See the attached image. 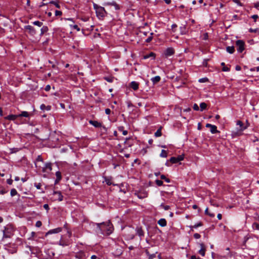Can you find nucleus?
<instances>
[{
    "instance_id": "f257e3e1",
    "label": "nucleus",
    "mask_w": 259,
    "mask_h": 259,
    "mask_svg": "<svg viewBox=\"0 0 259 259\" xmlns=\"http://www.w3.org/2000/svg\"><path fill=\"white\" fill-rule=\"evenodd\" d=\"M114 230V228H97L96 231L99 236H108L111 234Z\"/></svg>"
},
{
    "instance_id": "f03ea898",
    "label": "nucleus",
    "mask_w": 259,
    "mask_h": 259,
    "mask_svg": "<svg viewBox=\"0 0 259 259\" xmlns=\"http://www.w3.org/2000/svg\"><path fill=\"white\" fill-rule=\"evenodd\" d=\"M3 232V238H10L14 234V228H5Z\"/></svg>"
},
{
    "instance_id": "7ed1b4c3",
    "label": "nucleus",
    "mask_w": 259,
    "mask_h": 259,
    "mask_svg": "<svg viewBox=\"0 0 259 259\" xmlns=\"http://www.w3.org/2000/svg\"><path fill=\"white\" fill-rule=\"evenodd\" d=\"M94 8L96 10V13L98 15L100 16L101 17H104L105 14L106 13V11L105 10L104 8L100 6H98L97 5H94Z\"/></svg>"
},
{
    "instance_id": "20e7f679",
    "label": "nucleus",
    "mask_w": 259,
    "mask_h": 259,
    "mask_svg": "<svg viewBox=\"0 0 259 259\" xmlns=\"http://www.w3.org/2000/svg\"><path fill=\"white\" fill-rule=\"evenodd\" d=\"M244 42L242 40H238L236 42L237 50L239 53H242L244 50Z\"/></svg>"
},
{
    "instance_id": "39448f33",
    "label": "nucleus",
    "mask_w": 259,
    "mask_h": 259,
    "mask_svg": "<svg viewBox=\"0 0 259 259\" xmlns=\"http://www.w3.org/2000/svg\"><path fill=\"white\" fill-rule=\"evenodd\" d=\"M53 195V199L54 201L58 200L61 201L63 200V196L60 191H54Z\"/></svg>"
},
{
    "instance_id": "423d86ee",
    "label": "nucleus",
    "mask_w": 259,
    "mask_h": 259,
    "mask_svg": "<svg viewBox=\"0 0 259 259\" xmlns=\"http://www.w3.org/2000/svg\"><path fill=\"white\" fill-rule=\"evenodd\" d=\"M246 122V125L242 127L241 128H239V130L237 132L233 131L232 132V135L234 136H238L241 135L242 134V132L249 126V124L248 121L247 120Z\"/></svg>"
},
{
    "instance_id": "0eeeda50",
    "label": "nucleus",
    "mask_w": 259,
    "mask_h": 259,
    "mask_svg": "<svg viewBox=\"0 0 259 259\" xmlns=\"http://www.w3.org/2000/svg\"><path fill=\"white\" fill-rule=\"evenodd\" d=\"M184 155H180L178 156L177 157H172L170 158L169 161L172 163H176L179 161H181L184 159Z\"/></svg>"
},
{
    "instance_id": "6e6552de",
    "label": "nucleus",
    "mask_w": 259,
    "mask_h": 259,
    "mask_svg": "<svg viewBox=\"0 0 259 259\" xmlns=\"http://www.w3.org/2000/svg\"><path fill=\"white\" fill-rule=\"evenodd\" d=\"M52 164L50 163H48L45 164L44 167L42 168V171L44 172L49 173L52 170Z\"/></svg>"
},
{
    "instance_id": "1a4fd4ad",
    "label": "nucleus",
    "mask_w": 259,
    "mask_h": 259,
    "mask_svg": "<svg viewBox=\"0 0 259 259\" xmlns=\"http://www.w3.org/2000/svg\"><path fill=\"white\" fill-rule=\"evenodd\" d=\"M174 53L175 51L174 49H172V48H168L166 49V50H165L164 52V55L166 57L170 56L174 54Z\"/></svg>"
},
{
    "instance_id": "9d476101",
    "label": "nucleus",
    "mask_w": 259,
    "mask_h": 259,
    "mask_svg": "<svg viewBox=\"0 0 259 259\" xmlns=\"http://www.w3.org/2000/svg\"><path fill=\"white\" fill-rule=\"evenodd\" d=\"M61 231V228H56L54 229H52V230H50L49 231H48L46 233V236L48 235L49 234L58 233Z\"/></svg>"
},
{
    "instance_id": "9b49d317",
    "label": "nucleus",
    "mask_w": 259,
    "mask_h": 259,
    "mask_svg": "<svg viewBox=\"0 0 259 259\" xmlns=\"http://www.w3.org/2000/svg\"><path fill=\"white\" fill-rule=\"evenodd\" d=\"M200 246L201 247V249L199 250V253L202 256L205 255V248L204 245L203 243H200Z\"/></svg>"
},
{
    "instance_id": "f8f14e48",
    "label": "nucleus",
    "mask_w": 259,
    "mask_h": 259,
    "mask_svg": "<svg viewBox=\"0 0 259 259\" xmlns=\"http://www.w3.org/2000/svg\"><path fill=\"white\" fill-rule=\"evenodd\" d=\"M104 5H110L111 6H113L115 10H119L120 9L119 5L115 2H112V3H107L105 4Z\"/></svg>"
},
{
    "instance_id": "ddd939ff",
    "label": "nucleus",
    "mask_w": 259,
    "mask_h": 259,
    "mask_svg": "<svg viewBox=\"0 0 259 259\" xmlns=\"http://www.w3.org/2000/svg\"><path fill=\"white\" fill-rule=\"evenodd\" d=\"M130 87L135 91H136L139 88V83L136 81H132L130 84Z\"/></svg>"
},
{
    "instance_id": "4468645a",
    "label": "nucleus",
    "mask_w": 259,
    "mask_h": 259,
    "mask_svg": "<svg viewBox=\"0 0 259 259\" xmlns=\"http://www.w3.org/2000/svg\"><path fill=\"white\" fill-rule=\"evenodd\" d=\"M89 122L90 124L94 126L95 127H98L101 126V123L95 120H90Z\"/></svg>"
},
{
    "instance_id": "2eb2a0df",
    "label": "nucleus",
    "mask_w": 259,
    "mask_h": 259,
    "mask_svg": "<svg viewBox=\"0 0 259 259\" xmlns=\"http://www.w3.org/2000/svg\"><path fill=\"white\" fill-rule=\"evenodd\" d=\"M18 117V115L11 114L5 117V118L10 120H15Z\"/></svg>"
},
{
    "instance_id": "dca6fc26",
    "label": "nucleus",
    "mask_w": 259,
    "mask_h": 259,
    "mask_svg": "<svg viewBox=\"0 0 259 259\" xmlns=\"http://www.w3.org/2000/svg\"><path fill=\"white\" fill-rule=\"evenodd\" d=\"M26 29L29 30V32L32 35L35 33V30L33 27L30 25L26 26Z\"/></svg>"
},
{
    "instance_id": "f3484780",
    "label": "nucleus",
    "mask_w": 259,
    "mask_h": 259,
    "mask_svg": "<svg viewBox=\"0 0 259 259\" xmlns=\"http://www.w3.org/2000/svg\"><path fill=\"white\" fill-rule=\"evenodd\" d=\"M158 224L162 227H164L166 225V221L164 219H161L158 221Z\"/></svg>"
},
{
    "instance_id": "a211bd4d",
    "label": "nucleus",
    "mask_w": 259,
    "mask_h": 259,
    "mask_svg": "<svg viewBox=\"0 0 259 259\" xmlns=\"http://www.w3.org/2000/svg\"><path fill=\"white\" fill-rule=\"evenodd\" d=\"M136 231L139 236H142L144 235V233L142 228H136Z\"/></svg>"
},
{
    "instance_id": "6ab92c4d",
    "label": "nucleus",
    "mask_w": 259,
    "mask_h": 259,
    "mask_svg": "<svg viewBox=\"0 0 259 259\" xmlns=\"http://www.w3.org/2000/svg\"><path fill=\"white\" fill-rule=\"evenodd\" d=\"M210 132L212 134H215L219 133V132L217 130V127L215 125H212L211 127H210Z\"/></svg>"
},
{
    "instance_id": "aec40b11",
    "label": "nucleus",
    "mask_w": 259,
    "mask_h": 259,
    "mask_svg": "<svg viewBox=\"0 0 259 259\" xmlns=\"http://www.w3.org/2000/svg\"><path fill=\"white\" fill-rule=\"evenodd\" d=\"M160 80V77L159 76H156L154 77L151 78V80L154 84L159 82Z\"/></svg>"
},
{
    "instance_id": "412c9836",
    "label": "nucleus",
    "mask_w": 259,
    "mask_h": 259,
    "mask_svg": "<svg viewBox=\"0 0 259 259\" xmlns=\"http://www.w3.org/2000/svg\"><path fill=\"white\" fill-rule=\"evenodd\" d=\"M56 176L57 177V179L56 180V183H57L59 181H60L62 178L61 172L60 171H57L56 172Z\"/></svg>"
},
{
    "instance_id": "4be33fe9",
    "label": "nucleus",
    "mask_w": 259,
    "mask_h": 259,
    "mask_svg": "<svg viewBox=\"0 0 259 259\" xmlns=\"http://www.w3.org/2000/svg\"><path fill=\"white\" fill-rule=\"evenodd\" d=\"M150 57H152L154 59L155 57V54L153 52H151L149 54L145 55L143 58L144 59H146Z\"/></svg>"
},
{
    "instance_id": "5701e85b",
    "label": "nucleus",
    "mask_w": 259,
    "mask_h": 259,
    "mask_svg": "<svg viewBox=\"0 0 259 259\" xmlns=\"http://www.w3.org/2000/svg\"><path fill=\"white\" fill-rule=\"evenodd\" d=\"M226 50L230 54L233 53L235 51L234 47L233 46L228 47H227Z\"/></svg>"
},
{
    "instance_id": "b1692460",
    "label": "nucleus",
    "mask_w": 259,
    "mask_h": 259,
    "mask_svg": "<svg viewBox=\"0 0 259 259\" xmlns=\"http://www.w3.org/2000/svg\"><path fill=\"white\" fill-rule=\"evenodd\" d=\"M146 253L149 256L148 259H154V258L155 257V254H150L148 250L146 251Z\"/></svg>"
},
{
    "instance_id": "393cba45",
    "label": "nucleus",
    "mask_w": 259,
    "mask_h": 259,
    "mask_svg": "<svg viewBox=\"0 0 259 259\" xmlns=\"http://www.w3.org/2000/svg\"><path fill=\"white\" fill-rule=\"evenodd\" d=\"M18 117L19 116H23V117H27L29 116V113L26 111H23L21 112V113L18 115Z\"/></svg>"
},
{
    "instance_id": "a878e982",
    "label": "nucleus",
    "mask_w": 259,
    "mask_h": 259,
    "mask_svg": "<svg viewBox=\"0 0 259 259\" xmlns=\"http://www.w3.org/2000/svg\"><path fill=\"white\" fill-rule=\"evenodd\" d=\"M40 109L42 110L47 109V110H49L51 109V106H46L45 105L42 104L40 106Z\"/></svg>"
},
{
    "instance_id": "bb28decb",
    "label": "nucleus",
    "mask_w": 259,
    "mask_h": 259,
    "mask_svg": "<svg viewBox=\"0 0 259 259\" xmlns=\"http://www.w3.org/2000/svg\"><path fill=\"white\" fill-rule=\"evenodd\" d=\"M111 223L110 222V221H108V222H103V223H101L100 224H99L98 225H105V226H109L110 225H111Z\"/></svg>"
},
{
    "instance_id": "cd10ccee",
    "label": "nucleus",
    "mask_w": 259,
    "mask_h": 259,
    "mask_svg": "<svg viewBox=\"0 0 259 259\" xmlns=\"http://www.w3.org/2000/svg\"><path fill=\"white\" fill-rule=\"evenodd\" d=\"M167 156V154L166 151L164 150H162L161 151V152L160 154V156L162 157H166Z\"/></svg>"
},
{
    "instance_id": "c85d7f7f",
    "label": "nucleus",
    "mask_w": 259,
    "mask_h": 259,
    "mask_svg": "<svg viewBox=\"0 0 259 259\" xmlns=\"http://www.w3.org/2000/svg\"><path fill=\"white\" fill-rule=\"evenodd\" d=\"M200 107L201 108V110L202 111V110L206 109V108L207 107V105L206 103L202 102V103H200Z\"/></svg>"
},
{
    "instance_id": "c756f323",
    "label": "nucleus",
    "mask_w": 259,
    "mask_h": 259,
    "mask_svg": "<svg viewBox=\"0 0 259 259\" xmlns=\"http://www.w3.org/2000/svg\"><path fill=\"white\" fill-rule=\"evenodd\" d=\"M118 130L122 132L123 135H126L127 134V131L123 130V127L121 126L118 128Z\"/></svg>"
},
{
    "instance_id": "7c9ffc66",
    "label": "nucleus",
    "mask_w": 259,
    "mask_h": 259,
    "mask_svg": "<svg viewBox=\"0 0 259 259\" xmlns=\"http://www.w3.org/2000/svg\"><path fill=\"white\" fill-rule=\"evenodd\" d=\"M155 136L157 137H160L161 136V128L158 129L155 133Z\"/></svg>"
},
{
    "instance_id": "2f4dec72",
    "label": "nucleus",
    "mask_w": 259,
    "mask_h": 259,
    "mask_svg": "<svg viewBox=\"0 0 259 259\" xmlns=\"http://www.w3.org/2000/svg\"><path fill=\"white\" fill-rule=\"evenodd\" d=\"M59 245H61L62 246H68L69 245V244L67 242H65V241H60Z\"/></svg>"
},
{
    "instance_id": "473e14b6",
    "label": "nucleus",
    "mask_w": 259,
    "mask_h": 259,
    "mask_svg": "<svg viewBox=\"0 0 259 259\" xmlns=\"http://www.w3.org/2000/svg\"><path fill=\"white\" fill-rule=\"evenodd\" d=\"M17 194V192L15 189H13L11 190V195L12 196H15Z\"/></svg>"
},
{
    "instance_id": "72a5a7b5",
    "label": "nucleus",
    "mask_w": 259,
    "mask_h": 259,
    "mask_svg": "<svg viewBox=\"0 0 259 259\" xmlns=\"http://www.w3.org/2000/svg\"><path fill=\"white\" fill-rule=\"evenodd\" d=\"M33 23L34 25L38 26L39 27H40L42 25V23L38 21H34Z\"/></svg>"
},
{
    "instance_id": "f704fd0d",
    "label": "nucleus",
    "mask_w": 259,
    "mask_h": 259,
    "mask_svg": "<svg viewBox=\"0 0 259 259\" xmlns=\"http://www.w3.org/2000/svg\"><path fill=\"white\" fill-rule=\"evenodd\" d=\"M48 29L47 26H44L41 29V34H43L44 32H47Z\"/></svg>"
},
{
    "instance_id": "c9c22d12",
    "label": "nucleus",
    "mask_w": 259,
    "mask_h": 259,
    "mask_svg": "<svg viewBox=\"0 0 259 259\" xmlns=\"http://www.w3.org/2000/svg\"><path fill=\"white\" fill-rule=\"evenodd\" d=\"M202 38L203 40H207L208 38V35L207 33H204L202 36Z\"/></svg>"
},
{
    "instance_id": "e433bc0d",
    "label": "nucleus",
    "mask_w": 259,
    "mask_h": 259,
    "mask_svg": "<svg viewBox=\"0 0 259 259\" xmlns=\"http://www.w3.org/2000/svg\"><path fill=\"white\" fill-rule=\"evenodd\" d=\"M105 79L109 82H112L113 81V77H105Z\"/></svg>"
},
{
    "instance_id": "4c0bfd02",
    "label": "nucleus",
    "mask_w": 259,
    "mask_h": 259,
    "mask_svg": "<svg viewBox=\"0 0 259 259\" xmlns=\"http://www.w3.org/2000/svg\"><path fill=\"white\" fill-rule=\"evenodd\" d=\"M155 182L156 184L159 186H160L163 184V182L161 180H156Z\"/></svg>"
},
{
    "instance_id": "58836bf2",
    "label": "nucleus",
    "mask_w": 259,
    "mask_h": 259,
    "mask_svg": "<svg viewBox=\"0 0 259 259\" xmlns=\"http://www.w3.org/2000/svg\"><path fill=\"white\" fill-rule=\"evenodd\" d=\"M237 124L239 125L240 128H241L242 127L244 126L243 125V122L240 120L237 121Z\"/></svg>"
},
{
    "instance_id": "ea45409f",
    "label": "nucleus",
    "mask_w": 259,
    "mask_h": 259,
    "mask_svg": "<svg viewBox=\"0 0 259 259\" xmlns=\"http://www.w3.org/2000/svg\"><path fill=\"white\" fill-rule=\"evenodd\" d=\"M160 178H161V179L165 180V181H166V182H167V183H169V182H170L169 179H167V178L165 177V176L164 175H161V176H160Z\"/></svg>"
},
{
    "instance_id": "a19ab883",
    "label": "nucleus",
    "mask_w": 259,
    "mask_h": 259,
    "mask_svg": "<svg viewBox=\"0 0 259 259\" xmlns=\"http://www.w3.org/2000/svg\"><path fill=\"white\" fill-rule=\"evenodd\" d=\"M62 13L61 11H55V15L58 16H61L62 15Z\"/></svg>"
},
{
    "instance_id": "79ce46f5",
    "label": "nucleus",
    "mask_w": 259,
    "mask_h": 259,
    "mask_svg": "<svg viewBox=\"0 0 259 259\" xmlns=\"http://www.w3.org/2000/svg\"><path fill=\"white\" fill-rule=\"evenodd\" d=\"M194 237L195 239H199L200 237V235L198 233H195L194 235Z\"/></svg>"
},
{
    "instance_id": "37998d69",
    "label": "nucleus",
    "mask_w": 259,
    "mask_h": 259,
    "mask_svg": "<svg viewBox=\"0 0 259 259\" xmlns=\"http://www.w3.org/2000/svg\"><path fill=\"white\" fill-rule=\"evenodd\" d=\"M210 203L211 205H213V206H217V207L219 206V205H218V204H215V203L213 202V201L212 200H210Z\"/></svg>"
},
{
    "instance_id": "c03bdc74",
    "label": "nucleus",
    "mask_w": 259,
    "mask_h": 259,
    "mask_svg": "<svg viewBox=\"0 0 259 259\" xmlns=\"http://www.w3.org/2000/svg\"><path fill=\"white\" fill-rule=\"evenodd\" d=\"M193 109L196 111H198L199 110V107L196 104H195L193 106Z\"/></svg>"
},
{
    "instance_id": "a18cd8bd",
    "label": "nucleus",
    "mask_w": 259,
    "mask_h": 259,
    "mask_svg": "<svg viewBox=\"0 0 259 259\" xmlns=\"http://www.w3.org/2000/svg\"><path fill=\"white\" fill-rule=\"evenodd\" d=\"M207 80L208 79L206 78H203L200 79L199 80V81L200 82H204L207 81Z\"/></svg>"
},
{
    "instance_id": "49530a36",
    "label": "nucleus",
    "mask_w": 259,
    "mask_h": 259,
    "mask_svg": "<svg viewBox=\"0 0 259 259\" xmlns=\"http://www.w3.org/2000/svg\"><path fill=\"white\" fill-rule=\"evenodd\" d=\"M41 225H42V223L40 221H37L35 224L36 227H40Z\"/></svg>"
},
{
    "instance_id": "de8ad7c7",
    "label": "nucleus",
    "mask_w": 259,
    "mask_h": 259,
    "mask_svg": "<svg viewBox=\"0 0 259 259\" xmlns=\"http://www.w3.org/2000/svg\"><path fill=\"white\" fill-rule=\"evenodd\" d=\"M152 39V36H150L148 37L146 39V42H150L151 41Z\"/></svg>"
},
{
    "instance_id": "09e8293b",
    "label": "nucleus",
    "mask_w": 259,
    "mask_h": 259,
    "mask_svg": "<svg viewBox=\"0 0 259 259\" xmlns=\"http://www.w3.org/2000/svg\"><path fill=\"white\" fill-rule=\"evenodd\" d=\"M51 4H53L55 5V6L57 8H60V6L58 4L53 2V1H52L50 2Z\"/></svg>"
},
{
    "instance_id": "8fccbe9b",
    "label": "nucleus",
    "mask_w": 259,
    "mask_h": 259,
    "mask_svg": "<svg viewBox=\"0 0 259 259\" xmlns=\"http://www.w3.org/2000/svg\"><path fill=\"white\" fill-rule=\"evenodd\" d=\"M233 2L234 3H235L236 4H237V5L241 6H242V4L240 2V1L239 0H233Z\"/></svg>"
},
{
    "instance_id": "3c124183",
    "label": "nucleus",
    "mask_w": 259,
    "mask_h": 259,
    "mask_svg": "<svg viewBox=\"0 0 259 259\" xmlns=\"http://www.w3.org/2000/svg\"><path fill=\"white\" fill-rule=\"evenodd\" d=\"M258 16L257 15H253L251 16V18L254 20V21L258 18Z\"/></svg>"
},
{
    "instance_id": "603ef678",
    "label": "nucleus",
    "mask_w": 259,
    "mask_h": 259,
    "mask_svg": "<svg viewBox=\"0 0 259 259\" xmlns=\"http://www.w3.org/2000/svg\"><path fill=\"white\" fill-rule=\"evenodd\" d=\"M105 113L107 114H109L110 113H111V110L109 108H107L105 109Z\"/></svg>"
},
{
    "instance_id": "864d4df0",
    "label": "nucleus",
    "mask_w": 259,
    "mask_h": 259,
    "mask_svg": "<svg viewBox=\"0 0 259 259\" xmlns=\"http://www.w3.org/2000/svg\"><path fill=\"white\" fill-rule=\"evenodd\" d=\"M222 70H223V71H229V68L227 67H225V66H224Z\"/></svg>"
},
{
    "instance_id": "5fc2aeb1",
    "label": "nucleus",
    "mask_w": 259,
    "mask_h": 259,
    "mask_svg": "<svg viewBox=\"0 0 259 259\" xmlns=\"http://www.w3.org/2000/svg\"><path fill=\"white\" fill-rule=\"evenodd\" d=\"M51 89V86L50 85H47L45 88V90L46 91H49Z\"/></svg>"
},
{
    "instance_id": "6e6d98bb",
    "label": "nucleus",
    "mask_w": 259,
    "mask_h": 259,
    "mask_svg": "<svg viewBox=\"0 0 259 259\" xmlns=\"http://www.w3.org/2000/svg\"><path fill=\"white\" fill-rule=\"evenodd\" d=\"M44 207L46 210H48L49 209V206L47 204H45L44 205Z\"/></svg>"
},
{
    "instance_id": "4d7b16f0",
    "label": "nucleus",
    "mask_w": 259,
    "mask_h": 259,
    "mask_svg": "<svg viewBox=\"0 0 259 259\" xmlns=\"http://www.w3.org/2000/svg\"><path fill=\"white\" fill-rule=\"evenodd\" d=\"M73 27L76 29L77 31H79L80 30V29L78 27V26L77 25H74L73 26Z\"/></svg>"
},
{
    "instance_id": "13d9d810",
    "label": "nucleus",
    "mask_w": 259,
    "mask_h": 259,
    "mask_svg": "<svg viewBox=\"0 0 259 259\" xmlns=\"http://www.w3.org/2000/svg\"><path fill=\"white\" fill-rule=\"evenodd\" d=\"M12 182L13 181L11 179H8L7 180V183L9 185H11L12 184Z\"/></svg>"
},
{
    "instance_id": "bf43d9fd",
    "label": "nucleus",
    "mask_w": 259,
    "mask_h": 259,
    "mask_svg": "<svg viewBox=\"0 0 259 259\" xmlns=\"http://www.w3.org/2000/svg\"><path fill=\"white\" fill-rule=\"evenodd\" d=\"M207 215H209L210 217H214V214L213 213H211L210 212H208Z\"/></svg>"
},
{
    "instance_id": "052dcab7",
    "label": "nucleus",
    "mask_w": 259,
    "mask_h": 259,
    "mask_svg": "<svg viewBox=\"0 0 259 259\" xmlns=\"http://www.w3.org/2000/svg\"><path fill=\"white\" fill-rule=\"evenodd\" d=\"M248 239V237H247V236H245L244 237V240L243 241V244H245V243H246V242L247 241V240Z\"/></svg>"
},
{
    "instance_id": "680f3d73",
    "label": "nucleus",
    "mask_w": 259,
    "mask_h": 259,
    "mask_svg": "<svg viewBox=\"0 0 259 259\" xmlns=\"http://www.w3.org/2000/svg\"><path fill=\"white\" fill-rule=\"evenodd\" d=\"M163 208L165 210H168L169 208V206L168 205L163 206Z\"/></svg>"
},
{
    "instance_id": "e2e57ef3",
    "label": "nucleus",
    "mask_w": 259,
    "mask_h": 259,
    "mask_svg": "<svg viewBox=\"0 0 259 259\" xmlns=\"http://www.w3.org/2000/svg\"><path fill=\"white\" fill-rule=\"evenodd\" d=\"M217 218L219 219V220H221L222 219V214L221 213H219L218 215H217Z\"/></svg>"
},
{
    "instance_id": "0e129e2a",
    "label": "nucleus",
    "mask_w": 259,
    "mask_h": 259,
    "mask_svg": "<svg viewBox=\"0 0 259 259\" xmlns=\"http://www.w3.org/2000/svg\"><path fill=\"white\" fill-rule=\"evenodd\" d=\"M236 70H238V71L240 70H241V67H240V66H238V65H237V66H236Z\"/></svg>"
},
{
    "instance_id": "69168bd1",
    "label": "nucleus",
    "mask_w": 259,
    "mask_h": 259,
    "mask_svg": "<svg viewBox=\"0 0 259 259\" xmlns=\"http://www.w3.org/2000/svg\"><path fill=\"white\" fill-rule=\"evenodd\" d=\"M254 7H255L256 8H259V3H255V4H254Z\"/></svg>"
},
{
    "instance_id": "338daca9",
    "label": "nucleus",
    "mask_w": 259,
    "mask_h": 259,
    "mask_svg": "<svg viewBox=\"0 0 259 259\" xmlns=\"http://www.w3.org/2000/svg\"><path fill=\"white\" fill-rule=\"evenodd\" d=\"M91 259H96L97 258V256L95 255H93L91 256Z\"/></svg>"
},
{
    "instance_id": "774afa93",
    "label": "nucleus",
    "mask_w": 259,
    "mask_h": 259,
    "mask_svg": "<svg viewBox=\"0 0 259 259\" xmlns=\"http://www.w3.org/2000/svg\"><path fill=\"white\" fill-rule=\"evenodd\" d=\"M191 259H198L195 255H192L191 257Z\"/></svg>"
}]
</instances>
